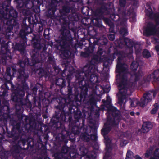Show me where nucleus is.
<instances>
[{"label": "nucleus", "mask_w": 159, "mask_h": 159, "mask_svg": "<svg viewBox=\"0 0 159 159\" xmlns=\"http://www.w3.org/2000/svg\"><path fill=\"white\" fill-rule=\"evenodd\" d=\"M125 0H120L119 3L121 7H124L125 4Z\"/></svg>", "instance_id": "16"}, {"label": "nucleus", "mask_w": 159, "mask_h": 159, "mask_svg": "<svg viewBox=\"0 0 159 159\" xmlns=\"http://www.w3.org/2000/svg\"><path fill=\"white\" fill-rule=\"evenodd\" d=\"M115 112H116V113H118V111H116Z\"/></svg>", "instance_id": "34"}, {"label": "nucleus", "mask_w": 159, "mask_h": 159, "mask_svg": "<svg viewBox=\"0 0 159 159\" xmlns=\"http://www.w3.org/2000/svg\"><path fill=\"white\" fill-rule=\"evenodd\" d=\"M112 4H106L103 6L102 7V9L104 10H109L112 9L111 7H112Z\"/></svg>", "instance_id": "11"}, {"label": "nucleus", "mask_w": 159, "mask_h": 159, "mask_svg": "<svg viewBox=\"0 0 159 159\" xmlns=\"http://www.w3.org/2000/svg\"><path fill=\"white\" fill-rule=\"evenodd\" d=\"M137 113L138 115H139V112H137Z\"/></svg>", "instance_id": "35"}, {"label": "nucleus", "mask_w": 159, "mask_h": 159, "mask_svg": "<svg viewBox=\"0 0 159 159\" xmlns=\"http://www.w3.org/2000/svg\"><path fill=\"white\" fill-rule=\"evenodd\" d=\"M134 113L133 112H130V114L131 115H134Z\"/></svg>", "instance_id": "31"}, {"label": "nucleus", "mask_w": 159, "mask_h": 159, "mask_svg": "<svg viewBox=\"0 0 159 159\" xmlns=\"http://www.w3.org/2000/svg\"><path fill=\"white\" fill-rule=\"evenodd\" d=\"M125 44L128 46H129V45L130 43V41L129 40V39H125Z\"/></svg>", "instance_id": "21"}, {"label": "nucleus", "mask_w": 159, "mask_h": 159, "mask_svg": "<svg viewBox=\"0 0 159 159\" xmlns=\"http://www.w3.org/2000/svg\"><path fill=\"white\" fill-rule=\"evenodd\" d=\"M109 106H110V109H109V110H111V109H115L114 108L112 107L111 106V105H110Z\"/></svg>", "instance_id": "30"}, {"label": "nucleus", "mask_w": 159, "mask_h": 159, "mask_svg": "<svg viewBox=\"0 0 159 159\" xmlns=\"http://www.w3.org/2000/svg\"><path fill=\"white\" fill-rule=\"evenodd\" d=\"M138 65V63L135 61H134L132 63L131 66V68L133 71H135L137 69Z\"/></svg>", "instance_id": "8"}, {"label": "nucleus", "mask_w": 159, "mask_h": 159, "mask_svg": "<svg viewBox=\"0 0 159 159\" xmlns=\"http://www.w3.org/2000/svg\"><path fill=\"white\" fill-rule=\"evenodd\" d=\"M141 73H142V72L141 71H139L138 72V74H134V75H133V76H134V77H135V78L136 79H137V78L140 75H141Z\"/></svg>", "instance_id": "22"}, {"label": "nucleus", "mask_w": 159, "mask_h": 159, "mask_svg": "<svg viewBox=\"0 0 159 159\" xmlns=\"http://www.w3.org/2000/svg\"><path fill=\"white\" fill-rule=\"evenodd\" d=\"M159 149L156 150L154 153V156L151 158L150 159H159V154H158Z\"/></svg>", "instance_id": "14"}, {"label": "nucleus", "mask_w": 159, "mask_h": 159, "mask_svg": "<svg viewBox=\"0 0 159 159\" xmlns=\"http://www.w3.org/2000/svg\"><path fill=\"white\" fill-rule=\"evenodd\" d=\"M152 42L155 44L157 43H159V39L157 38H156L153 40Z\"/></svg>", "instance_id": "23"}, {"label": "nucleus", "mask_w": 159, "mask_h": 159, "mask_svg": "<svg viewBox=\"0 0 159 159\" xmlns=\"http://www.w3.org/2000/svg\"><path fill=\"white\" fill-rule=\"evenodd\" d=\"M125 159H132V158H128V157H126Z\"/></svg>", "instance_id": "32"}, {"label": "nucleus", "mask_w": 159, "mask_h": 159, "mask_svg": "<svg viewBox=\"0 0 159 159\" xmlns=\"http://www.w3.org/2000/svg\"><path fill=\"white\" fill-rule=\"evenodd\" d=\"M156 93L152 92H149L143 95V98L141 99V102L139 105L142 107H144L148 102H151L152 99V96L154 98Z\"/></svg>", "instance_id": "2"}, {"label": "nucleus", "mask_w": 159, "mask_h": 159, "mask_svg": "<svg viewBox=\"0 0 159 159\" xmlns=\"http://www.w3.org/2000/svg\"><path fill=\"white\" fill-rule=\"evenodd\" d=\"M120 58H118V61L116 68V81L120 94L121 99H125L129 95L126 88L127 76L125 71L127 68V66L125 64H122L120 62Z\"/></svg>", "instance_id": "1"}, {"label": "nucleus", "mask_w": 159, "mask_h": 159, "mask_svg": "<svg viewBox=\"0 0 159 159\" xmlns=\"http://www.w3.org/2000/svg\"><path fill=\"white\" fill-rule=\"evenodd\" d=\"M10 69L9 68H8L7 69V71L8 72L7 74L9 76H10Z\"/></svg>", "instance_id": "27"}, {"label": "nucleus", "mask_w": 159, "mask_h": 159, "mask_svg": "<svg viewBox=\"0 0 159 159\" xmlns=\"http://www.w3.org/2000/svg\"><path fill=\"white\" fill-rule=\"evenodd\" d=\"M152 152V150H150L149 151H147L146 153L145 154V157H148L149 156Z\"/></svg>", "instance_id": "19"}, {"label": "nucleus", "mask_w": 159, "mask_h": 159, "mask_svg": "<svg viewBox=\"0 0 159 159\" xmlns=\"http://www.w3.org/2000/svg\"><path fill=\"white\" fill-rule=\"evenodd\" d=\"M143 55L144 57L148 58L150 57V54L148 51L145 50L143 52Z\"/></svg>", "instance_id": "13"}, {"label": "nucleus", "mask_w": 159, "mask_h": 159, "mask_svg": "<svg viewBox=\"0 0 159 159\" xmlns=\"http://www.w3.org/2000/svg\"><path fill=\"white\" fill-rule=\"evenodd\" d=\"M108 38L111 41L114 40L115 37L114 35L113 34H109L108 35Z\"/></svg>", "instance_id": "18"}, {"label": "nucleus", "mask_w": 159, "mask_h": 159, "mask_svg": "<svg viewBox=\"0 0 159 159\" xmlns=\"http://www.w3.org/2000/svg\"><path fill=\"white\" fill-rule=\"evenodd\" d=\"M119 46L120 47H122V46H121V44H120V43L119 44Z\"/></svg>", "instance_id": "33"}, {"label": "nucleus", "mask_w": 159, "mask_h": 159, "mask_svg": "<svg viewBox=\"0 0 159 159\" xmlns=\"http://www.w3.org/2000/svg\"><path fill=\"white\" fill-rule=\"evenodd\" d=\"M133 156V153L131 151H128L126 154L127 157L132 158Z\"/></svg>", "instance_id": "15"}, {"label": "nucleus", "mask_w": 159, "mask_h": 159, "mask_svg": "<svg viewBox=\"0 0 159 159\" xmlns=\"http://www.w3.org/2000/svg\"><path fill=\"white\" fill-rule=\"evenodd\" d=\"M131 107H134L138 104V101L136 98L133 99L131 100L130 102Z\"/></svg>", "instance_id": "9"}, {"label": "nucleus", "mask_w": 159, "mask_h": 159, "mask_svg": "<svg viewBox=\"0 0 159 159\" xmlns=\"http://www.w3.org/2000/svg\"><path fill=\"white\" fill-rule=\"evenodd\" d=\"M154 108H153L151 111L152 114H155L158 109V105L157 103H156L154 105Z\"/></svg>", "instance_id": "10"}, {"label": "nucleus", "mask_w": 159, "mask_h": 159, "mask_svg": "<svg viewBox=\"0 0 159 159\" xmlns=\"http://www.w3.org/2000/svg\"><path fill=\"white\" fill-rule=\"evenodd\" d=\"M117 119V117L115 116L114 118L115 121L112 123H110V120H108L107 123L104 125V128L102 129V134L104 135H105L107 134L110 131L111 129L109 128V125H113L115 120Z\"/></svg>", "instance_id": "4"}, {"label": "nucleus", "mask_w": 159, "mask_h": 159, "mask_svg": "<svg viewBox=\"0 0 159 159\" xmlns=\"http://www.w3.org/2000/svg\"><path fill=\"white\" fill-rule=\"evenodd\" d=\"M120 33L121 35H126L127 33V31L126 27L121 29Z\"/></svg>", "instance_id": "12"}, {"label": "nucleus", "mask_w": 159, "mask_h": 159, "mask_svg": "<svg viewBox=\"0 0 159 159\" xmlns=\"http://www.w3.org/2000/svg\"><path fill=\"white\" fill-rule=\"evenodd\" d=\"M152 127V124L150 122H144L143 123L142 128V131L143 133L147 132Z\"/></svg>", "instance_id": "5"}, {"label": "nucleus", "mask_w": 159, "mask_h": 159, "mask_svg": "<svg viewBox=\"0 0 159 159\" xmlns=\"http://www.w3.org/2000/svg\"><path fill=\"white\" fill-rule=\"evenodd\" d=\"M134 157L135 159H142L141 157L138 155H136Z\"/></svg>", "instance_id": "25"}, {"label": "nucleus", "mask_w": 159, "mask_h": 159, "mask_svg": "<svg viewBox=\"0 0 159 159\" xmlns=\"http://www.w3.org/2000/svg\"><path fill=\"white\" fill-rule=\"evenodd\" d=\"M145 10H152V8L151 6H150V5L148 4H147L146 5V7L145 8Z\"/></svg>", "instance_id": "20"}, {"label": "nucleus", "mask_w": 159, "mask_h": 159, "mask_svg": "<svg viewBox=\"0 0 159 159\" xmlns=\"http://www.w3.org/2000/svg\"><path fill=\"white\" fill-rule=\"evenodd\" d=\"M149 11H146L145 13L147 14V15L150 17L151 16V15H148V13L149 12Z\"/></svg>", "instance_id": "29"}, {"label": "nucleus", "mask_w": 159, "mask_h": 159, "mask_svg": "<svg viewBox=\"0 0 159 159\" xmlns=\"http://www.w3.org/2000/svg\"><path fill=\"white\" fill-rule=\"evenodd\" d=\"M156 30L153 26L148 27L144 31L147 35H153L155 34Z\"/></svg>", "instance_id": "7"}, {"label": "nucleus", "mask_w": 159, "mask_h": 159, "mask_svg": "<svg viewBox=\"0 0 159 159\" xmlns=\"http://www.w3.org/2000/svg\"><path fill=\"white\" fill-rule=\"evenodd\" d=\"M155 48L157 51H159V45H157L155 46Z\"/></svg>", "instance_id": "28"}, {"label": "nucleus", "mask_w": 159, "mask_h": 159, "mask_svg": "<svg viewBox=\"0 0 159 159\" xmlns=\"http://www.w3.org/2000/svg\"><path fill=\"white\" fill-rule=\"evenodd\" d=\"M118 122V121H116V124H117Z\"/></svg>", "instance_id": "36"}, {"label": "nucleus", "mask_w": 159, "mask_h": 159, "mask_svg": "<svg viewBox=\"0 0 159 159\" xmlns=\"http://www.w3.org/2000/svg\"><path fill=\"white\" fill-rule=\"evenodd\" d=\"M111 99L109 96H107V100H106V102H108V103H110V102H111Z\"/></svg>", "instance_id": "24"}, {"label": "nucleus", "mask_w": 159, "mask_h": 159, "mask_svg": "<svg viewBox=\"0 0 159 159\" xmlns=\"http://www.w3.org/2000/svg\"><path fill=\"white\" fill-rule=\"evenodd\" d=\"M115 16H117L118 17V18L119 19V16L118 15H116L115 16H114V15H112L111 16V18L113 19V20H115Z\"/></svg>", "instance_id": "26"}, {"label": "nucleus", "mask_w": 159, "mask_h": 159, "mask_svg": "<svg viewBox=\"0 0 159 159\" xmlns=\"http://www.w3.org/2000/svg\"><path fill=\"white\" fill-rule=\"evenodd\" d=\"M152 78L155 80H159V70H157L155 71L152 74L148 76V81H149L151 78Z\"/></svg>", "instance_id": "6"}, {"label": "nucleus", "mask_w": 159, "mask_h": 159, "mask_svg": "<svg viewBox=\"0 0 159 159\" xmlns=\"http://www.w3.org/2000/svg\"><path fill=\"white\" fill-rule=\"evenodd\" d=\"M105 142L106 145V153L104 157V159H111L110 152L111 151L110 146L111 145V140L107 136H104Z\"/></svg>", "instance_id": "3"}, {"label": "nucleus", "mask_w": 159, "mask_h": 159, "mask_svg": "<svg viewBox=\"0 0 159 159\" xmlns=\"http://www.w3.org/2000/svg\"><path fill=\"white\" fill-rule=\"evenodd\" d=\"M127 143V141L125 140H122L120 142V145L121 147L125 146Z\"/></svg>", "instance_id": "17"}]
</instances>
